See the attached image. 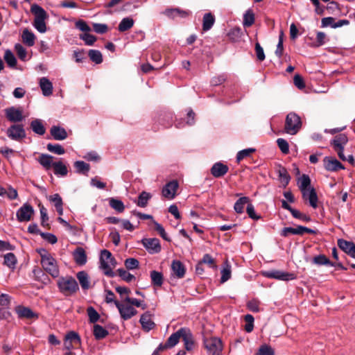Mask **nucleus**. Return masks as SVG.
<instances>
[{"instance_id": "nucleus-1", "label": "nucleus", "mask_w": 355, "mask_h": 355, "mask_svg": "<svg viewBox=\"0 0 355 355\" xmlns=\"http://www.w3.org/2000/svg\"><path fill=\"white\" fill-rule=\"evenodd\" d=\"M54 157L49 154H41L36 160L46 170L53 168L54 174L56 175L66 176L68 173L67 166L62 162H53Z\"/></svg>"}, {"instance_id": "nucleus-2", "label": "nucleus", "mask_w": 355, "mask_h": 355, "mask_svg": "<svg viewBox=\"0 0 355 355\" xmlns=\"http://www.w3.org/2000/svg\"><path fill=\"white\" fill-rule=\"evenodd\" d=\"M171 341L174 342L175 346L178 343L180 339L184 342V348L187 351L193 350L195 347V340L193 334L190 329L187 327H181L177 331L172 334Z\"/></svg>"}, {"instance_id": "nucleus-3", "label": "nucleus", "mask_w": 355, "mask_h": 355, "mask_svg": "<svg viewBox=\"0 0 355 355\" xmlns=\"http://www.w3.org/2000/svg\"><path fill=\"white\" fill-rule=\"evenodd\" d=\"M57 286L60 292L66 297L72 296L79 291L78 282L71 276L60 277Z\"/></svg>"}, {"instance_id": "nucleus-4", "label": "nucleus", "mask_w": 355, "mask_h": 355, "mask_svg": "<svg viewBox=\"0 0 355 355\" xmlns=\"http://www.w3.org/2000/svg\"><path fill=\"white\" fill-rule=\"evenodd\" d=\"M31 12L35 15L33 21L34 27L41 33L46 31L45 20L49 17L45 10L37 4H33L31 7Z\"/></svg>"}, {"instance_id": "nucleus-5", "label": "nucleus", "mask_w": 355, "mask_h": 355, "mask_svg": "<svg viewBox=\"0 0 355 355\" xmlns=\"http://www.w3.org/2000/svg\"><path fill=\"white\" fill-rule=\"evenodd\" d=\"M101 268L104 270V274L110 277L116 275V272L112 271V268L116 265V260L112 256V253L107 250H103L100 257Z\"/></svg>"}, {"instance_id": "nucleus-6", "label": "nucleus", "mask_w": 355, "mask_h": 355, "mask_svg": "<svg viewBox=\"0 0 355 355\" xmlns=\"http://www.w3.org/2000/svg\"><path fill=\"white\" fill-rule=\"evenodd\" d=\"M301 118L295 112L287 114L285 120L284 130L287 134L295 135L302 128Z\"/></svg>"}, {"instance_id": "nucleus-7", "label": "nucleus", "mask_w": 355, "mask_h": 355, "mask_svg": "<svg viewBox=\"0 0 355 355\" xmlns=\"http://www.w3.org/2000/svg\"><path fill=\"white\" fill-rule=\"evenodd\" d=\"M203 344L209 355H220L223 349L222 340L217 337H205Z\"/></svg>"}, {"instance_id": "nucleus-8", "label": "nucleus", "mask_w": 355, "mask_h": 355, "mask_svg": "<svg viewBox=\"0 0 355 355\" xmlns=\"http://www.w3.org/2000/svg\"><path fill=\"white\" fill-rule=\"evenodd\" d=\"M4 113L6 119L12 124L19 123L25 119L23 114V110L20 107L11 106L7 107L4 110Z\"/></svg>"}, {"instance_id": "nucleus-9", "label": "nucleus", "mask_w": 355, "mask_h": 355, "mask_svg": "<svg viewBox=\"0 0 355 355\" xmlns=\"http://www.w3.org/2000/svg\"><path fill=\"white\" fill-rule=\"evenodd\" d=\"M7 136L12 140L21 141L26 138V133L21 123L12 124L6 130Z\"/></svg>"}, {"instance_id": "nucleus-10", "label": "nucleus", "mask_w": 355, "mask_h": 355, "mask_svg": "<svg viewBox=\"0 0 355 355\" xmlns=\"http://www.w3.org/2000/svg\"><path fill=\"white\" fill-rule=\"evenodd\" d=\"M81 339L78 333L71 331L68 332L64 339V347L65 349L70 351L80 345Z\"/></svg>"}, {"instance_id": "nucleus-11", "label": "nucleus", "mask_w": 355, "mask_h": 355, "mask_svg": "<svg viewBox=\"0 0 355 355\" xmlns=\"http://www.w3.org/2000/svg\"><path fill=\"white\" fill-rule=\"evenodd\" d=\"M41 264L44 270L53 277H58L60 274L59 268L56 260L50 255L44 261H41Z\"/></svg>"}, {"instance_id": "nucleus-12", "label": "nucleus", "mask_w": 355, "mask_h": 355, "mask_svg": "<svg viewBox=\"0 0 355 355\" xmlns=\"http://www.w3.org/2000/svg\"><path fill=\"white\" fill-rule=\"evenodd\" d=\"M263 275L268 278L276 279L279 280L288 281L295 279L294 273L284 272L278 270H271L263 272Z\"/></svg>"}, {"instance_id": "nucleus-13", "label": "nucleus", "mask_w": 355, "mask_h": 355, "mask_svg": "<svg viewBox=\"0 0 355 355\" xmlns=\"http://www.w3.org/2000/svg\"><path fill=\"white\" fill-rule=\"evenodd\" d=\"M34 209L29 204H24L17 211V218L19 222L29 221L31 219Z\"/></svg>"}, {"instance_id": "nucleus-14", "label": "nucleus", "mask_w": 355, "mask_h": 355, "mask_svg": "<svg viewBox=\"0 0 355 355\" xmlns=\"http://www.w3.org/2000/svg\"><path fill=\"white\" fill-rule=\"evenodd\" d=\"M141 243L150 254L158 253L162 250L159 240L157 238L143 239Z\"/></svg>"}, {"instance_id": "nucleus-15", "label": "nucleus", "mask_w": 355, "mask_h": 355, "mask_svg": "<svg viewBox=\"0 0 355 355\" xmlns=\"http://www.w3.org/2000/svg\"><path fill=\"white\" fill-rule=\"evenodd\" d=\"M115 306L118 309L121 317L127 320L130 319L132 316L135 315L137 313V310L132 306H125L119 301H115Z\"/></svg>"}, {"instance_id": "nucleus-16", "label": "nucleus", "mask_w": 355, "mask_h": 355, "mask_svg": "<svg viewBox=\"0 0 355 355\" xmlns=\"http://www.w3.org/2000/svg\"><path fill=\"white\" fill-rule=\"evenodd\" d=\"M179 187L178 182L175 180L168 182L162 189V195L168 199H173Z\"/></svg>"}, {"instance_id": "nucleus-17", "label": "nucleus", "mask_w": 355, "mask_h": 355, "mask_svg": "<svg viewBox=\"0 0 355 355\" xmlns=\"http://www.w3.org/2000/svg\"><path fill=\"white\" fill-rule=\"evenodd\" d=\"M324 166L327 171H338L343 169V165L336 158L332 157H325L323 159Z\"/></svg>"}, {"instance_id": "nucleus-18", "label": "nucleus", "mask_w": 355, "mask_h": 355, "mask_svg": "<svg viewBox=\"0 0 355 355\" xmlns=\"http://www.w3.org/2000/svg\"><path fill=\"white\" fill-rule=\"evenodd\" d=\"M229 168L227 165L216 162L211 168V174L216 178L224 176L228 172Z\"/></svg>"}, {"instance_id": "nucleus-19", "label": "nucleus", "mask_w": 355, "mask_h": 355, "mask_svg": "<svg viewBox=\"0 0 355 355\" xmlns=\"http://www.w3.org/2000/svg\"><path fill=\"white\" fill-rule=\"evenodd\" d=\"M157 121L165 128H171L173 122V114L171 112H162L159 114Z\"/></svg>"}, {"instance_id": "nucleus-20", "label": "nucleus", "mask_w": 355, "mask_h": 355, "mask_svg": "<svg viewBox=\"0 0 355 355\" xmlns=\"http://www.w3.org/2000/svg\"><path fill=\"white\" fill-rule=\"evenodd\" d=\"M139 322L141 324L143 330L147 332L154 329L155 327V324L152 320L151 314H150L149 312H146L141 315Z\"/></svg>"}, {"instance_id": "nucleus-21", "label": "nucleus", "mask_w": 355, "mask_h": 355, "mask_svg": "<svg viewBox=\"0 0 355 355\" xmlns=\"http://www.w3.org/2000/svg\"><path fill=\"white\" fill-rule=\"evenodd\" d=\"M50 134L55 140L58 141L64 140L68 137L66 130L58 125H53L51 128Z\"/></svg>"}, {"instance_id": "nucleus-22", "label": "nucleus", "mask_w": 355, "mask_h": 355, "mask_svg": "<svg viewBox=\"0 0 355 355\" xmlns=\"http://www.w3.org/2000/svg\"><path fill=\"white\" fill-rule=\"evenodd\" d=\"M75 262L80 266L85 265L87 262V254L85 250L81 247L76 248L73 253Z\"/></svg>"}, {"instance_id": "nucleus-23", "label": "nucleus", "mask_w": 355, "mask_h": 355, "mask_svg": "<svg viewBox=\"0 0 355 355\" xmlns=\"http://www.w3.org/2000/svg\"><path fill=\"white\" fill-rule=\"evenodd\" d=\"M40 87L42 89V94L45 96H49L53 93V84L46 77H42L40 79Z\"/></svg>"}, {"instance_id": "nucleus-24", "label": "nucleus", "mask_w": 355, "mask_h": 355, "mask_svg": "<svg viewBox=\"0 0 355 355\" xmlns=\"http://www.w3.org/2000/svg\"><path fill=\"white\" fill-rule=\"evenodd\" d=\"M337 245L345 253L355 252V243L352 241H348L343 239H339L337 241Z\"/></svg>"}, {"instance_id": "nucleus-25", "label": "nucleus", "mask_w": 355, "mask_h": 355, "mask_svg": "<svg viewBox=\"0 0 355 355\" xmlns=\"http://www.w3.org/2000/svg\"><path fill=\"white\" fill-rule=\"evenodd\" d=\"M348 141V138L345 134H339L331 141V146L334 149L344 148Z\"/></svg>"}, {"instance_id": "nucleus-26", "label": "nucleus", "mask_w": 355, "mask_h": 355, "mask_svg": "<svg viewBox=\"0 0 355 355\" xmlns=\"http://www.w3.org/2000/svg\"><path fill=\"white\" fill-rule=\"evenodd\" d=\"M171 268H172L173 273L175 275V276L178 278L184 277L185 272H186V269H185L184 264L180 261H178V260L173 261L172 264H171Z\"/></svg>"}, {"instance_id": "nucleus-27", "label": "nucleus", "mask_w": 355, "mask_h": 355, "mask_svg": "<svg viewBox=\"0 0 355 355\" xmlns=\"http://www.w3.org/2000/svg\"><path fill=\"white\" fill-rule=\"evenodd\" d=\"M50 202L53 203L55 209L60 216L63 214V202L58 193H55L47 197Z\"/></svg>"}, {"instance_id": "nucleus-28", "label": "nucleus", "mask_w": 355, "mask_h": 355, "mask_svg": "<svg viewBox=\"0 0 355 355\" xmlns=\"http://www.w3.org/2000/svg\"><path fill=\"white\" fill-rule=\"evenodd\" d=\"M164 13L167 17L171 18H175L178 16L182 18H185L189 15V11L181 10L179 8L166 9Z\"/></svg>"}, {"instance_id": "nucleus-29", "label": "nucleus", "mask_w": 355, "mask_h": 355, "mask_svg": "<svg viewBox=\"0 0 355 355\" xmlns=\"http://www.w3.org/2000/svg\"><path fill=\"white\" fill-rule=\"evenodd\" d=\"M17 313L19 318H37L38 316L36 313H35L30 308L25 306H18L17 308Z\"/></svg>"}, {"instance_id": "nucleus-30", "label": "nucleus", "mask_w": 355, "mask_h": 355, "mask_svg": "<svg viewBox=\"0 0 355 355\" xmlns=\"http://www.w3.org/2000/svg\"><path fill=\"white\" fill-rule=\"evenodd\" d=\"M21 38L23 42L28 46H33L35 44V36L28 28H25L23 31Z\"/></svg>"}, {"instance_id": "nucleus-31", "label": "nucleus", "mask_w": 355, "mask_h": 355, "mask_svg": "<svg viewBox=\"0 0 355 355\" xmlns=\"http://www.w3.org/2000/svg\"><path fill=\"white\" fill-rule=\"evenodd\" d=\"M31 128L35 133L39 135H43L46 132L45 127L44 126L42 121L38 119H34L31 121Z\"/></svg>"}, {"instance_id": "nucleus-32", "label": "nucleus", "mask_w": 355, "mask_h": 355, "mask_svg": "<svg viewBox=\"0 0 355 355\" xmlns=\"http://www.w3.org/2000/svg\"><path fill=\"white\" fill-rule=\"evenodd\" d=\"M215 22V17L211 12L205 13L202 19V30L207 31L211 28Z\"/></svg>"}, {"instance_id": "nucleus-33", "label": "nucleus", "mask_w": 355, "mask_h": 355, "mask_svg": "<svg viewBox=\"0 0 355 355\" xmlns=\"http://www.w3.org/2000/svg\"><path fill=\"white\" fill-rule=\"evenodd\" d=\"M76 277L83 290H87L89 288V275L85 271L78 272Z\"/></svg>"}, {"instance_id": "nucleus-34", "label": "nucleus", "mask_w": 355, "mask_h": 355, "mask_svg": "<svg viewBox=\"0 0 355 355\" xmlns=\"http://www.w3.org/2000/svg\"><path fill=\"white\" fill-rule=\"evenodd\" d=\"M255 21V16L252 9H248L243 15V25L244 27H250Z\"/></svg>"}, {"instance_id": "nucleus-35", "label": "nucleus", "mask_w": 355, "mask_h": 355, "mask_svg": "<svg viewBox=\"0 0 355 355\" xmlns=\"http://www.w3.org/2000/svg\"><path fill=\"white\" fill-rule=\"evenodd\" d=\"M151 283L154 286L161 287L163 284L164 277L162 272L152 270L150 272Z\"/></svg>"}, {"instance_id": "nucleus-36", "label": "nucleus", "mask_w": 355, "mask_h": 355, "mask_svg": "<svg viewBox=\"0 0 355 355\" xmlns=\"http://www.w3.org/2000/svg\"><path fill=\"white\" fill-rule=\"evenodd\" d=\"M300 228H302V225H298L295 228L291 227H284L281 231L280 234L284 237H287L290 234L302 235L303 231Z\"/></svg>"}, {"instance_id": "nucleus-37", "label": "nucleus", "mask_w": 355, "mask_h": 355, "mask_svg": "<svg viewBox=\"0 0 355 355\" xmlns=\"http://www.w3.org/2000/svg\"><path fill=\"white\" fill-rule=\"evenodd\" d=\"M108 331L99 324L94 325L93 334L96 340L105 338L108 335Z\"/></svg>"}, {"instance_id": "nucleus-38", "label": "nucleus", "mask_w": 355, "mask_h": 355, "mask_svg": "<svg viewBox=\"0 0 355 355\" xmlns=\"http://www.w3.org/2000/svg\"><path fill=\"white\" fill-rule=\"evenodd\" d=\"M38 207H40L41 215V225L47 229H50V225L47 223L49 220L47 209L40 202L38 203Z\"/></svg>"}, {"instance_id": "nucleus-39", "label": "nucleus", "mask_w": 355, "mask_h": 355, "mask_svg": "<svg viewBox=\"0 0 355 355\" xmlns=\"http://www.w3.org/2000/svg\"><path fill=\"white\" fill-rule=\"evenodd\" d=\"M152 196L150 193L142 191L138 196V200L136 201L137 206L140 207H146L148 205V200L151 198Z\"/></svg>"}, {"instance_id": "nucleus-40", "label": "nucleus", "mask_w": 355, "mask_h": 355, "mask_svg": "<svg viewBox=\"0 0 355 355\" xmlns=\"http://www.w3.org/2000/svg\"><path fill=\"white\" fill-rule=\"evenodd\" d=\"M134 25V20L130 17L123 18L119 24L118 30L120 32H125L130 29Z\"/></svg>"}, {"instance_id": "nucleus-41", "label": "nucleus", "mask_w": 355, "mask_h": 355, "mask_svg": "<svg viewBox=\"0 0 355 355\" xmlns=\"http://www.w3.org/2000/svg\"><path fill=\"white\" fill-rule=\"evenodd\" d=\"M278 175L281 180L282 183L283 184V186L286 187L288 184L291 180V176L288 174L286 168L285 167L280 166L278 170Z\"/></svg>"}, {"instance_id": "nucleus-42", "label": "nucleus", "mask_w": 355, "mask_h": 355, "mask_svg": "<svg viewBox=\"0 0 355 355\" xmlns=\"http://www.w3.org/2000/svg\"><path fill=\"white\" fill-rule=\"evenodd\" d=\"M109 205L112 209H114L119 213H122L125 209L123 202L118 199H115L113 198H110Z\"/></svg>"}, {"instance_id": "nucleus-43", "label": "nucleus", "mask_w": 355, "mask_h": 355, "mask_svg": "<svg viewBox=\"0 0 355 355\" xmlns=\"http://www.w3.org/2000/svg\"><path fill=\"white\" fill-rule=\"evenodd\" d=\"M241 35L242 31L239 27H234L232 28L227 34L229 40L233 42L239 41L241 37Z\"/></svg>"}, {"instance_id": "nucleus-44", "label": "nucleus", "mask_w": 355, "mask_h": 355, "mask_svg": "<svg viewBox=\"0 0 355 355\" xmlns=\"http://www.w3.org/2000/svg\"><path fill=\"white\" fill-rule=\"evenodd\" d=\"M250 201L248 197H241L235 202L234 208L236 213L241 214L243 212L244 205Z\"/></svg>"}, {"instance_id": "nucleus-45", "label": "nucleus", "mask_w": 355, "mask_h": 355, "mask_svg": "<svg viewBox=\"0 0 355 355\" xmlns=\"http://www.w3.org/2000/svg\"><path fill=\"white\" fill-rule=\"evenodd\" d=\"M313 263L318 266L334 265V262H331L324 254H319L318 256L314 257L313 259Z\"/></svg>"}, {"instance_id": "nucleus-46", "label": "nucleus", "mask_w": 355, "mask_h": 355, "mask_svg": "<svg viewBox=\"0 0 355 355\" xmlns=\"http://www.w3.org/2000/svg\"><path fill=\"white\" fill-rule=\"evenodd\" d=\"M88 56L96 64H101L103 62L102 53L98 50L90 49L88 51Z\"/></svg>"}, {"instance_id": "nucleus-47", "label": "nucleus", "mask_w": 355, "mask_h": 355, "mask_svg": "<svg viewBox=\"0 0 355 355\" xmlns=\"http://www.w3.org/2000/svg\"><path fill=\"white\" fill-rule=\"evenodd\" d=\"M4 60L10 67L13 68L16 67L17 59L10 50L8 49L5 51Z\"/></svg>"}, {"instance_id": "nucleus-48", "label": "nucleus", "mask_w": 355, "mask_h": 355, "mask_svg": "<svg viewBox=\"0 0 355 355\" xmlns=\"http://www.w3.org/2000/svg\"><path fill=\"white\" fill-rule=\"evenodd\" d=\"M74 167L76 168L77 173L83 174H87L90 169L89 164L83 161H76L74 163Z\"/></svg>"}, {"instance_id": "nucleus-49", "label": "nucleus", "mask_w": 355, "mask_h": 355, "mask_svg": "<svg viewBox=\"0 0 355 355\" xmlns=\"http://www.w3.org/2000/svg\"><path fill=\"white\" fill-rule=\"evenodd\" d=\"M17 261V258L13 253L9 252L4 255V264L10 268H15Z\"/></svg>"}, {"instance_id": "nucleus-50", "label": "nucleus", "mask_w": 355, "mask_h": 355, "mask_svg": "<svg viewBox=\"0 0 355 355\" xmlns=\"http://www.w3.org/2000/svg\"><path fill=\"white\" fill-rule=\"evenodd\" d=\"M46 149L54 154L61 155L65 153L64 148L59 144H48L46 146Z\"/></svg>"}, {"instance_id": "nucleus-51", "label": "nucleus", "mask_w": 355, "mask_h": 355, "mask_svg": "<svg viewBox=\"0 0 355 355\" xmlns=\"http://www.w3.org/2000/svg\"><path fill=\"white\" fill-rule=\"evenodd\" d=\"M231 277V266L228 263L227 261L225 263V266L221 270V278L220 282L225 283L227 280H229Z\"/></svg>"}, {"instance_id": "nucleus-52", "label": "nucleus", "mask_w": 355, "mask_h": 355, "mask_svg": "<svg viewBox=\"0 0 355 355\" xmlns=\"http://www.w3.org/2000/svg\"><path fill=\"white\" fill-rule=\"evenodd\" d=\"M256 151L255 148H249L238 152L236 155V162L240 163L244 158L250 157L253 153Z\"/></svg>"}, {"instance_id": "nucleus-53", "label": "nucleus", "mask_w": 355, "mask_h": 355, "mask_svg": "<svg viewBox=\"0 0 355 355\" xmlns=\"http://www.w3.org/2000/svg\"><path fill=\"white\" fill-rule=\"evenodd\" d=\"M89 320L90 323H96L100 319L99 313L92 306H89L87 309Z\"/></svg>"}, {"instance_id": "nucleus-54", "label": "nucleus", "mask_w": 355, "mask_h": 355, "mask_svg": "<svg viewBox=\"0 0 355 355\" xmlns=\"http://www.w3.org/2000/svg\"><path fill=\"white\" fill-rule=\"evenodd\" d=\"M309 201L310 205L315 209L318 207V196L316 191L314 188H311L309 193L308 199Z\"/></svg>"}, {"instance_id": "nucleus-55", "label": "nucleus", "mask_w": 355, "mask_h": 355, "mask_svg": "<svg viewBox=\"0 0 355 355\" xmlns=\"http://www.w3.org/2000/svg\"><path fill=\"white\" fill-rule=\"evenodd\" d=\"M120 277L126 282H130L135 277L123 268H119L116 272Z\"/></svg>"}, {"instance_id": "nucleus-56", "label": "nucleus", "mask_w": 355, "mask_h": 355, "mask_svg": "<svg viewBox=\"0 0 355 355\" xmlns=\"http://www.w3.org/2000/svg\"><path fill=\"white\" fill-rule=\"evenodd\" d=\"M299 188L300 190H305L311 184V180L308 175L303 174L299 180Z\"/></svg>"}, {"instance_id": "nucleus-57", "label": "nucleus", "mask_w": 355, "mask_h": 355, "mask_svg": "<svg viewBox=\"0 0 355 355\" xmlns=\"http://www.w3.org/2000/svg\"><path fill=\"white\" fill-rule=\"evenodd\" d=\"M79 37L85 42V44L88 46H92L96 41V36L88 33L80 34Z\"/></svg>"}, {"instance_id": "nucleus-58", "label": "nucleus", "mask_w": 355, "mask_h": 355, "mask_svg": "<svg viewBox=\"0 0 355 355\" xmlns=\"http://www.w3.org/2000/svg\"><path fill=\"white\" fill-rule=\"evenodd\" d=\"M153 224L155 225V230L159 233L160 236L163 239H164L165 241H171L170 238L168 236V235L166 233V232H165L164 227H162V225H161L159 223H158L155 220H153Z\"/></svg>"}, {"instance_id": "nucleus-59", "label": "nucleus", "mask_w": 355, "mask_h": 355, "mask_svg": "<svg viewBox=\"0 0 355 355\" xmlns=\"http://www.w3.org/2000/svg\"><path fill=\"white\" fill-rule=\"evenodd\" d=\"M244 320L246 322L245 330L250 333L253 330L254 328V317L250 314H247L245 315Z\"/></svg>"}, {"instance_id": "nucleus-60", "label": "nucleus", "mask_w": 355, "mask_h": 355, "mask_svg": "<svg viewBox=\"0 0 355 355\" xmlns=\"http://www.w3.org/2000/svg\"><path fill=\"white\" fill-rule=\"evenodd\" d=\"M257 355H275V352L270 345H263L259 347Z\"/></svg>"}, {"instance_id": "nucleus-61", "label": "nucleus", "mask_w": 355, "mask_h": 355, "mask_svg": "<svg viewBox=\"0 0 355 355\" xmlns=\"http://www.w3.org/2000/svg\"><path fill=\"white\" fill-rule=\"evenodd\" d=\"M124 264L128 270H134L139 268V262L137 259L128 258L125 260Z\"/></svg>"}, {"instance_id": "nucleus-62", "label": "nucleus", "mask_w": 355, "mask_h": 355, "mask_svg": "<svg viewBox=\"0 0 355 355\" xmlns=\"http://www.w3.org/2000/svg\"><path fill=\"white\" fill-rule=\"evenodd\" d=\"M277 144L282 153L288 154L289 153V145L286 140L282 138H279L277 140Z\"/></svg>"}, {"instance_id": "nucleus-63", "label": "nucleus", "mask_w": 355, "mask_h": 355, "mask_svg": "<svg viewBox=\"0 0 355 355\" xmlns=\"http://www.w3.org/2000/svg\"><path fill=\"white\" fill-rule=\"evenodd\" d=\"M260 302L258 300L253 299L247 303V308L252 312H259Z\"/></svg>"}, {"instance_id": "nucleus-64", "label": "nucleus", "mask_w": 355, "mask_h": 355, "mask_svg": "<svg viewBox=\"0 0 355 355\" xmlns=\"http://www.w3.org/2000/svg\"><path fill=\"white\" fill-rule=\"evenodd\" d=\"M15 50L19 57V58L21 60H25L26 57V50L21 44H16L15 46Z\"/></svg>"}]
</instances>
